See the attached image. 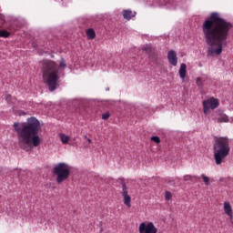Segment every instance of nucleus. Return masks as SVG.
Masks as SVG:
<instances>
[{
    "mask_svg": "<svg viewBox=\"0 0 233 233\" xmlns=\"http://www.w3.org/2000/svg\"><path fill=\"white\" fill-rule=\"evenodd\" d=\"M219 116H220V117L217 118V122H218V123H228V121H230L228 119V116H227L226 114L220 113Z\"/></svg>",
    "mask_w": 233,
    "mask_h": 233,
    "instance_id": "14",
    "label": "nucleus"
},
{
    "mask_svg": "<svg viewBox=\"0 0 233 233\" xmlns=\"http://www.w3.org/2000/svg\"><path fill=\"white\" fill-rule=\"evenodd\" d=\"M110 117V113H106L102 115V119H104L105 121H106V119H108Z\"/></svg>",
    "mask_w": 233,
    "mask_h": 233,
    "instance_id": "26",
    "label": "nucleus"
},
{
    "mask_svg": "<svg viewBox=\"0 0 233 233\" xmlns=\"http://www.w3.org/2000/svg\"><path fill=\"white\" fill-rule=\"evenodd\" d=\"M231 123H233V117H231Z\"/></svg>",
    "mask_w": 233,
    "mask_h": 233,
    "instance_id": "30",
    "label": "nucleus"
},
{
    "mask_svg": "<svg viewBox=\"0 0 233 233\" xmlns=\"http://www.w3.org/2000/svg\"><path fill=\"white\" fill-rule=\"evenodd\" d=\"M167 59L173 66H177V55L176 54V51L170 50L167 53Z\"/></svg>",
    "mask_w": 233,
    "mask_h": 233,
    "instance_id": "8",
    "label": "nucleus"
},
{
    "mask_svg": "<svg viewBox=\"0 0 233 233\" xmlns=\"http://www.w3.org/2000/svg\"><path fill=\"white\" fill-rule=\"evenodd\" d=\"M194 179H196L197 181H199V179H201V178L198 176H190V175L184 176V181H192V182H194Z\"/></svg>",
    "mask_w": 233,
    "mask_h": 233,
    "instance_id": "16",
    "label": "nucleus"
},
{
    "mask_svg": "<svg viewBox=\"0 0 233 233\" xmlns=\"http://www.w3.org/2000/svg\"><path fill=\"white\" fill-rule=\"evenodd\" d=\"M142 50H143V52H146V54H147L148 56H149L153 51H155V50L152 48V46H146L142 47Z\"/></svg>",
    "mask_w": 233,
    "mask_h": 233,
    "instance_id": "19",
    "label": "nucleus"
},
{
    "mask_svg": "<svg viewBox=\"0 0 233 233\" xmlns=\"http://www.w3.org/2000/svg\"><path fill=\"white\" fill-rule=\"evenodd\" d=\"M139 233H161L157 232V228L152 222H142L138 228Z\"/></svg>",
    "mask_w": 233,
    "mask_h": 233,
    "instance_id": "7",
    "label": "nucleus"
},
{
    "mask_svg": "<svg viewBox=\"0 0 233 233\" xmlns=\"http://www.w3.org/2000/svg\"><path fill=\"white\" fill-rule=\"evenodd\" d=\"M167 183L170 185V187H176V181L174 180H168Z\"/></svg>",
    "mask_w": 233,
    "mask_h": 233,
    "instance_id": "27",
    "label": "nucleus"
},
{
    "mask_svg": "<svg viewBox=\"0 0 233 233\" xmlns=\"http://www.w3.org/2000/svg\"><path fill=\"white\" fill-rule=\"evenodd\" d=\"M71 168L72 167L65 162L58 163L55 166L53 173L56 176V183H58V185H61L63 181H66V179L70 177Z\"/></svg>",
    "mask_w": 233,
    "mask_h": 233,
    "instance_id": "5",
    "label": "nucleus"
},
{
    "mask_svg": "<svg viewBox=\"0 0 233 233\" xmlns=\"http://www.w3.org/2000/svg\"><path fill=\"white\" fill-rule=\"evenodd\" d=\"M60 139H61L63 145H66V143H68V141L70 140V137H68L65 134H62L60 137Z\"/></svg>",
    "mask_w": 233,
    "mask_h": 233,
    "instance_id": "20",
    "label": "nucleus"
},
{
    "mask_svg": "<svg viewBox=\"0 0 233 233\" xmlns=\"http://www.w3.org/2000/svg\"><path fill=\"white\" fill-rule=\"evenodd\" d=\"M150 61L154 63L155 65H161V58L157 56V51H153L149 56H148Z\"/></svg>",
    "mask_w": 233,
    "mask_h": 233,
    "instance_id": "9",
    "label": "nucleus"
},
{
    "mask_svg": "<svg viewBox=\"0 0 233 233\" xmlns=\"http://www.w3.org/2000/svg\"><path fill=\"white\" fill-rule=\"evenodd\" d=\"M18 116H26V112H25L23 110H19L18 111Z\"/></svg>",
    "mask_w": 233,
    "mask_h": 233,
    "instance_id": "28",
    "label": "nucleus"
},
{
    "mask_svg": "<svg viewBox=\"0 0 233 233\" xmlns=\"http://www.w3.org/2000/svg\"><path fill=\"white\" fill-rule=\"evenodd\" d=\"M0 37H4V38L10 37V32L5 29L0 30Z\"/></svg>",
    "mask_w": 233,
    "mask_h": 233,
    "instance_id": "21",
    "label": "nucleus"
},
{
    "mask_svg": "<svg viewBox=\"0 0 233 233\" xmlns=\"http://www.w3.org/2000/svg\"><path fill=\"white\" fill-rule=\"evenodd\" d=\"M5 101H6L9 105L14 104L15 101V98L12 97V95H8V94H6V95L5 96Z\"/></svg>",
    "mask_w": 233,
    "mask_h": 233,
    "instance_id": "18",
    "label": "nucleus"
},
{
    "mask_svg": "<svg viewBox=\"0 0 233 233\" xmlns=\"http://www.w3.org/2000/svg\"><path fill=\"white\" fill-rule=\"evenodd\" d=\"M201 177H202V179H203L205 185H206L207 187H208V185H210V178H209L208 177L205 176V174H202V175H201Z\"/></svg>",
    "mask_w": 233,
    "mask_h": 233,
    "instance_id": "22",
    "label": "nucleus"
},
{
    "mask_svg": "<svg viewBox=\"0 0 233 233\" xmlns=\"http://www.w3.org/2000/svg\"><path fill=\"white\" fill-rule=\"evenodd\" d=\"M118 182L120 183V185H122V192H128V187H127L125 178H119Z\"/></svg>",
    "mask_w": 233,
    "mask_h": 233,
    "instance_id": "17",
    "label": "nucleus"
},
{
    "mask_svg": "<svg viewBox=\"0 0 233 233\" xmlns=\"http://www.w3.org/2000/svg\"><path fill=\"white\" fill-rule=\"evenodd\" d=\"M136 12L130 10V9H126L122 12V15L124 17V19H127V21H130V19H132V17H134L136 15Z\"/></svg>",
    "mask_w": 233,
    "mask_h": 233,
    "instance_id": "10",
    "label": "nucleus"
},
{
    "mask_svg": "<svg viewBox=\"0 0 233 233\" xmlns=\"http://www.w3.org/2000/svg\"><path fill=\"white\" fill-rule=\"evenodd\" d=\"M88 143H92V139L88 138L87 139Z\"/></svg>",
    "mask_w": 233,
    "mask_h": 233,
    "instance_id": "29",
    "label": "nucleus"
},
{
    "mask_svg": "<svg viewBox=\"0 0 233 233\" xmlns=\"http://www.w3.org/2000/svg\"><path fill=\"white\" fill-rule=\"evenodd\" d=\"M196 83L198 88H201L203 86V81L201 80V77H198Z\"/></svg>",
    "mask_w": 233,
    "mask_h": 233,
    "instance_id": "24",
    "label": "nucleus"
},
{
    "mask_svg": "<svg viewBox=\"0 0 233 233\" xmlns=\"http://www.w3.org/2000/svg\"><path fill=\"white\" fill-rule=\"evenodd\" d=\"M165 198L167 201L170 200L172 198V193H170L169 191H166Z\"/></svg>",
    "mask_w": 233,
    "mask_h": 233,
    "instance_id": "25",
    "label": "nucleus"
},
{
    "mask_svg": "<svg viewBox=\"0 0 233 233\" xmlns=\"http://www.w3.org/2000/svg\"><path fill=\"white\" fill-rule=\"evenodd\" d=\"M219 106V100L217 98L211 97L208 100L203 101V110L204 114H208V110H215V108H218Z\"/></svg>",
    "mask_w": 233,
    "mask_h": 233,
    "instance_id": "6",
    "label": "nucleus"
},
{
    "mask_svg": "<svg viewBox=\"0 0 233 233\" xmlns=\"http://www.w3.org/2000/svg\"><path fill=\"white\" fill-rule=\"evenodd\" d=\"M213 154L216 165L225 163L227 156L230 154V141L228 137H216L213 145Z\"/></svg>",
    "mask_w": 233,
    "mask_h": 233,
    "instance_id": "4",
    "label": "nucleus"
},
{
    "mask_svg": "<svg viewBox=\"0 0 233 233\" xmlns=\"http://www.w3.org/2000/svg\"><path fill=\"white\" fill-rule=\"evenodd\" d=\"M122 198H124V203L127 207L130 208V196L128 195V192H122Z\"/></svg>",
    "mask_w": 233,
    "mask_h": 233,
    "instance_id": "13",
    "label": "nucleus"
},
{
    "mask_svg": "<svg viewBox=\"0 0 233 233\" xmlns=\"http://www.w3.org/2000/svg\"><path fill=\"white\" fill-rule=\"evenodd\" d=\"M224 211L227 216L232 219L233 218V212H232V206H230V202H224Z\"/></svg>",
    "mask_w": 233,
    "mask_h": 233,
    "instance_id": "11",
    "label": "nucleus"
},
{
    "mask_svg": "<svg viewBox=\"0 0 233 233\" xmlns=\"http://www.w3.org/2000/svg\"><path fill=\"white\" fill-rule=\"evenodd\" d=\"M151 141H153V143H161V138L157 136H154L151 137Z\"/></svg>",
    "mask_w": 233,
    "mask_h": 233,
    "instance_id": "23",
    "label": "nucleus"
},
{
    "mask_svg": "<svg viewBox=\"0 0 233 233\" xmlns=\"http://www.w3.org/2000/svg\"><path fill=\"white\" fill-rule=\"evenodd\" d=\"M87 39H96V31L93 28H89L86 31Z\"/></svg>",
    "mask_w": 233,
    "mask_h": 233,
    "instance_id": "15",
    "label": "nucleus"
},
{
    "mask_svg": "<svg viewBox=\"0 0 233 233\" xmlns=\"http://www.w3.org/2000/svg\"><path fill=\"white\" fill-rule=\"evenodd\" d=\"M13 127L17 134L19 147L25 152H30L32 147L41 145V137H39L41 123L35 116L27 118V121L22 124L15 122Z\"/></svg>",
    "mask_w": 233,
    "mask_h": 233,
    "instance_id": "2",
    "label": "nucleus"
},
{
    "mask_svg": "<svg viewBox=\"0 0 233 233\" xmlns=\"http://www.w3.org/2000/svg\"><path fill=\"white\" fill-rule=\"evenodd\" d=\"M66 61L61 58L59 66L52 60H44L42 63L43 79L46 81L49 92L59 88V68H66Z\"/></svg>",
    "mask_w": 233,
    "mask_h": 233,
    "instance_id": "3",
    "label": "nucleus"
},
{
    "mask_svg": "<svg viewBox=\"0 0 233 233\" xmlns=\"http://www.w3.org/2000/svg\"><path fill=\"white\" fill-rule=\"evenodd\" d=\"M178 74H179L180 79H185V77H187V64L183 63L180 65Z\"/></svg>",
    "mask_w": 233,
    "mask_h": 233,
    "instance_id": "12",
    "label": "nucleus"
},
{
    "mask_svg": "<svg viewBox=\"0 0 233 233\" xmlns=\"http://www.w3.org/2000/svg\"><path fill=\"white\" fill-rule=\"evenodd\" d=\"M202 33L208 45L207 57L221 56L223 45L227 46L228 34L233 28L232 23L221 17L218 12H213L202 24Z\"/></svg>",
    "mask_w": 233,
    "mask_h": 233,
    "instance_id": "1",
    "label": "nucleus"
}]
</instances>
